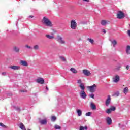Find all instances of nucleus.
I'll list each match as a JSON object with an SVG mask.
<instances>
[{
    "label": "nucleus",
    "instance_id": "nucleus-1",
    "mask_svg": "<svg viewBox=\"0 0 130 130\" xmlns=\"http://www.w3.org/2000/svg\"><path fill=\"white\" fill-rule=\"evenodd\" d=\"M42 23L47 27H52V26H53L52 22L50 21V19L46 16L44 17L42 19Z\"/></svg>",
    "mask_w": 130,
    "mask_h": 130
},
{
    "label": "nucleus",
    "instance_id": "nucleus-2",
    "mask_svg": "<svg viewBox=\"0 0 130 130\" xmlns=\"http://www.w3.org/2000/svg\"><path fill=\"white\" fill-rule=\"evenodd\" d=\"M56 40L59 43H60V44H66V40H64V39H63L62 37H61L59 35L57 36V37L56 38Z\"/></svg>",
    "mask_w": 130,
    "mask_h": 130
},
{
    "label": "nucleus",
    "instance_id": "nucleus-3",
    "mask_svg": "<svg viewBox=\"0 0 130 130\" xmlns=\"http://www.w3.org/2000/svg\"><path fill=\"white\" fill-rule=\"evenodd\" d=\"M77 22H76V20H72L71 21V28L73 30H76L77 29Z\"/></svg>",
    "mask_w": 130,
    "mask_h": 130
},
{
    "label": "nucleus",
    "instance_id": "nucleus-4",
    "mask_svg": "<svg viewBox=\"0 0 130 130\" xmlns=\"http://www.w3.org/2000/svg\"><path fill=\"white\" fill-rule=\"evenodd\" d=\"M124 13L121 11H118L117 13V18L118 19H123L124 18Z\"/></svg>",
    "mask_w": 130,
    "mask_h": 130
},
{
    "label": "nucleus",
    "instance_id": "nucleus-5",
    "mask_svg": "<svg viewBox=\"0 0 130 130\" xmlns=\"http://www.w3.org/2000/svg\"><path fill=\"white\" fill-rule=\"evenodd\" d=\"M96 88H97V85L96 84H93L90 86H87V88L89 90L91 93H94L96 91Z\"/></svg>",
    "mask_w": 130,
    "mask_h": 130
},
{
    "label": "nucleus",
    "instance_id": "nucleus-6",
    "mask_svg": "<svg viewBox=\"0 0 130 130\" xmlns=\"http://www.w3.org/2000/svg\"><path fill=\"white\" fill-rule=\"evenodd\" d=\"M85 90L82 89V90L79 92V95L81 98L82 99H86L87 98V94L84 91Z\"/></svg>",
    "mask_w": 130,
    "mask_h": 130
},
{
    "label": "nucleus",
    "instance_id": "nucleus-7",
    "mask_svg": "<svg viewBox=\"0 0 130 130\" xmlns=\"http://www.w3.org/2000/svg\"><path fill=\"white\" fill-rule=\"evenodd\" d=\"M36 83H38V84H41V85H43V84H44V79L41 77H38L37 79H36Z\"/></svg>",
    "mask_w": 130,
    "mask_h": 130
},
{
    "label": "nucleus",
    "instance_id": "nucleus-8",
    "mask_svg": "<svg viewBox=\"0 0 130 130\" xmlns=\"http://www.w3.org/2000/svg\"><path fill=\"white\" fill-rule=\"evenodd\" d=\"M9 69L13 70V71H19L21 67L19 66H10L9 67Z\"/></svg>",
    "mask_w": 130,
    "mask_h": 130
},
{
    "label": "nucleus",
    "instance_id": "nucleus-9",
    "mask_svg": "<svg viewBox=\"0 0 130 130\" xmlns=\"http://www.w3.org/2000/svg\"><path fill=\"white\" fill-rule=\"evenodd\" d=\"M82 72L84 76H86V77H89V76H91V75H92L91 72L87 69L83 70Z\"/></svg>",
    "mask_w": 130,
    "mask_h": 130
},
{
    "label": "nucleus",
    "instance_id": "nucleus-10",
    "mask_svg": "<svg viewBox=\"0 0 130 130\" xmlns=\"http://www.w3.org/2000/svg\"><path fill=\"white\" fill-rule=\"evenodd\" d=\"M77 83L80 84L79 87L81 90H85V85L83 84V83H82V80L79 79L77 81Z\"/></svg>",
    "mask_w": 130,
    "mask_h": 130
},
{
    "label": "nucleus",
    "instance_id": "nucleus-11",
    "mask_svg": "<svg viewBox=\"0 0 130 130\" xmlns=\"http://www.w3.org/2000/svg\"><path fill=\"white\" fill-rule=\"evenodd\" d=\"M20 64H21V66H23V67H29V64L28 63V62H27V61L26 60H20Z\"/></svg>",
    "mask_w": 130,
    "mask_h": 130
},
{
    "label": "nucleus",
    "instance_id": "nucleus-12",
    "mask_svg": "<svg viewBox=\"0 0 130 130\" xmlns=\"http://www.w3.org/2000/svg\"><path fill=\"white\" fill-rule=\"evenodd\" d=\"M120 77L118 75H115L113 78L114 83H118L119 82Z\"/></svg>",
    "mask_w": 130,
    "mask_h": 130
},
{
    "label": "nucleus",
    "instance_id": "nucleus-13",
    "mask_svg": "<svg viewBox=\"0 0 130 130\" xmlns=\"http://www.w3.org/2000/svg\"><path fill=\"white\" fill-rule=\"evenodd\" d=\"M106 121L108 125H110L111 123H112V120L111 119V118L109 117H108L106 118Z\"/></svg>",
    "mask_w": 130,
    "mask_h": 130
},
{
    "label": "nucleus",
    "instance_id": "nucleus-14",
    "mask_svg": "<svg viewBox=\"0 0 130 130\" xmlns=\"http://www.w3.org/2000/svg\"><path fill=\"white\" fill-rule=\"evenodd\" d=\"M90 107L92 110H96L97 109V107L96 106V105L93 103V102H91L90 103Z\"/></svg>",
    "mask_w": 130,
    "mask_h": 130
},
{
    "label": "nucleus",
    "instance_id": "nucleus-15",
    "mask_svg": "<svg viewBox=\"0 0 130 130\" xmlns=\"http://www.w3.org/2000/svg\"><path fill=\"white\" fill-rule=\"evenodd\" d=\"M40 123L43 125H45V124L47 123V119L46 118H45L44 119L40 120Z\"/></svg>",
    "mask_w": 130,
    "mask_h": 130
},
{
    "label": "nucleus",
    "instance_id": "nucleus-16",
    "mask_svg": "<svg viewBox=\"0 0 130 130\" xmlns=\"http://www.w3.org/2000/svg\"><path fill=\"white\" fill-rule=\"evenodd\" d=\"M111 100V99L110 98V95H108L107 99L106 101V106H108L109 104H110V101Z\"/></svg>",
    "mask_w": 130,
    "mask_h": 130
},
{
    "label": "nucleus",
    "instance_id": "nucleus-17",
    "mask_svg": "<svg viewBox=\"0 0 130 130\" xmlns=\"http://www.w3.org/2000/svg\"><path fill=\"white\" fill-rule=\"evenodd\" d=\"M115 110V107H112L110 109H108L106 111V113H108L109 114V113H111V111H114Z\"/></svg>",
    "mask_w": 130,
    "mask_h": 130
},
{
    "label": "nucleus",
    "instance_id": "nucleus-18",
    "mask_svg": "<svg viewBox=\"0 0 130 130\" xmlns=\"http://www.w3.org/2000/svg\"><path fill=\"white\" fill-rule=\"evenodd\" d=\"M101 25H102V26H105L106 25H108V24H109V21H106L105 20H103L101 21Z\"/></svg>",
    "mask_w": 130,
    "mask_h": 130
},
{
    "label": "nucleus",
    "instance_id": "nucleus-19",
    "mask_svg": "<svg viewBox=\"0 0 130 130\" xmlns=\"http://www.w3.org/2000/svg\"><path fill=\"white\" fill-rule=\"evenodd\" d=\"M129 91V90L128 89V87H126L124 88V89L123 90V93L124 94H125V95H126V94H127V93H128Z\"/></svg>",
    "mask_w": 130,
    "mask_h": 130
},
{
    "label": "nucleus",
    "instance_id": "nucleus-20",
    "mask_svg": "<svg viewBox=\"0 0 130 130\" xmlns=\"http://www.w3.org/2000/svg\"><path fill=\"white\" fill-rule=\"evenodd\" d=\"M13 50L15 52H20V48L18 46H14L13 47Z\"/></svg>",
    "mask_w": 130,
    "mask_h": 130
},
{
    "label": "nucleus",
    "instance_id": "nucleus-21",
    "mask_svg": "<svg viewBox=\"0 0 130 130\" xmlns=\"http://www.w3.org/2000/svg\"><path fill=\"white\" fill-rule=\"evenodd\" d=\"M18 126L20 128H21V129L22 130H26V127H25V126L24 125V124H23V123H20L18 125Z\"/></svg>",
    "mask_w": 130,
    "mask_h": 130
},
{
    "label": "nucleus",
    "instance_id": "nucleus-22",
    "mask_svg": "<svg viewBox=\"0 0 130 130\" xmlns=\"http://www.w3.org/2000/svg\"><path fill=\"white\" fill-rule=\"evenodd\" d=\"M70 70L73 74H77L78 73V71H77V70L74 68H71Z\"/></svg>",
    "mask_w": 130,
    "mask_h": 130
},
{
    "label": "nucleus",
    "instance_id": "nucleus-23",
    "mask_svg": "<svg viewBox=\"0 0 130 130\" xmlns=\"http://www.w3.org/2000/svg\"><path fill=\"white\" fill-rule=\"evenodd\" d=\"M111 42L113 46V47H115V45H116V44H117V42H116V40H112L111 41Z\"/></svg>",
    "mask_w": 130,
    "mask_h": 130
},
{
    "label": "nucleus",
    "instance_id": "nucleus-24",
    "mask_svg": "<svg viewBox=\"0 0 130 130\" xmlns=\"http://www.w3.org/2000/svg\"><path fill=\"white\" fill-rule=\"evenodd\" d=\"M79 130H88V126H80L79 127Z\"/></svg>",
    "mask_w": 130,
    "mask_h": 130
},
{
    "label": "nucleus",
    "instance_id": "nucleus-25",
    "mask_svg": "<svg viewBox=\"0 0 130 130\" xmlns=\"http://www.w3.org/2000/svg\"><path fill=\"white\" fill-rule=\"evenodd\" d=\"M76 112L79 116H82V110L80 109H77Z\"/></svg>",
    "mask_w": 130,
    "mask_h": 130
},
{
    "label": "nucleus",
    "instance_id": "nucleus-26",
    "mask_svg": "<svg viewBox=\"0 0 130 130\" xmlns=\"http://www.w3.org/2000/svg\"><path fill=\"white\" fill-rule=\"evenodd\" d=\"M46 37L48 38V39H54V36L49 35H46Z\"/></svg>",
    "mask_w": 130,
    "mask_h": 130
},
{
    "label": "nucleus",
    "instance_id": "nucleus-27",
    "mask_svg": "<svg viewBox=\"0 0 130 130\" xmlns=\"http://www.w3.org/2000/svg\"><path fill=\"white\" fill-rule=\"evenodd\" d=\"M126 53H127V54H129L130 53V46H127L126 49Z\"/></svg>",
    "mask_w": 130,
    "mask_h": 130
},
{
    "label": "nucleus",
    "instance_id": "nucleus-28",
    "mask_svg": "<svg viewBox=\"0 0 130 130\" xmlns=\"http://www.w3.org/2000/svg\"><path fill=\"white\" fill-rule=\"evenodd\" d=\"M87 40L89 41V42L91 43V44H94V40L89 38V39H87Z\"/></svg>",
    "mask_w": 130,
    "mask_h": 130
},
{
    "label": "nucleus",
    "instance_id": "nucleus-29",
    "mask_svg": "<svg viewBox=\"0 0 130 130\" xmlns=\"http://www.w3.org/2000/svg\"><path fill=\"white\" fill-rule=\"evenodd\" d=\"M92 115V112H88L85 114L86 116H90Z\"/></svg>",
    "mask_w": 130,
    "mask_h": 130
},
{
    "label": "nucleus",
    "instance_id": "nucleus-30",
    "mask_svg": "<svg viewBox=\"0 0 130 130\" xmlns=\"http://www.w3.org/2000/svg\"><path fill=\"white\" fill-rule=\"evenodd\" d=\"M119 91H117L114 94V96L115 97H118L119 96Z\"/></svg>",
    "mask_w": 130,
    "mask_h": 130
},
{
    "label": "nucleus",
    "instance_id": "nucleus-31",
    "mask_svg": "<svg viewBox=\"0 0 130 130\" xmlns=\"http://www.w3.org/2000/svg\"><path fill=\"white\" fill-rule=\"evenodd\" d=\"M34 49H35V50H38V49H39V46L38 45L34 46Z\"/></svg>",
    "mask_w": 130,
    "mask_h": 130
},
{
    "label": "nucleus",
    "instance_id": "nucleus-32",
    "mask_svg": "<svg viewBox=\"0 0 130 130\" xmlns=\"http://www.w3.org/2000/svg\"><path fill=\"white\" fill-rule=\"evenodd\" d=\"M56 120V117L53 116L51 117V121H55Z\"/></svg>",
    "mask_w": 130,
    "mask_h": 130
},
{
    "label": "nucleus",
    "instance_id": "nucleus-33",
    "mask_svg": "<svg viewBox=\"0 0 130 130\" xmlns=\"http://www.w3.org/2000/svg\"><path fill=\"white\" fill-rule=\"evenodd\" d=\"M0 126H1L2 127H4V128H7V126H6L3 123H0Z\"/></svg>",
    "mask_w": 130,
    "mask_h": 130
},
{
    "label": "nucleus",
    "instance_id": "nucleus-34",
    "mask_svg": "<svg viewBox=\"0 0 130 130\" xmlns=\"http://www.w3.org/2000/svg\"><path fill=\"white\" fill-rule=\"evenodd\" d=\"M54 127L55 129H60V126L58 125H55Z\"/></svg>",
    "mask_w": 130,
    "mask_h": 130
},
{
    "label": "nucleus",
    "instance_id": "nucleus-35",
    "mask_svg": "<svg viewBox=\"0 0 130 130\" xmlns=\"http://www.w3.org/2000/svg\"><path fill=\"white\" fill-rule=\"evenodd\" d=\"M89 96L90 97V98H92L93 99H94V98H95V95L93 93H91L89 94Z\"/></svg>",
    "mask_w": 130,
    "mask_h": 130
},
{
    "label": "nucleus",
    "instance_id": "nucleus-36",
    "mask_svg": "<svg viewBox=\"0 0 130 130\" xmlns=\"http://www.w3.org/2000/svg\"><path fill=\"white\" fill-rule=\"evenodd\" d=\"M60 59H61L62 60H63V61H66V58L62 56H60Z\"/></svg>",
    "mask_w": 130,
    "mask_h": 130
},
{
    "label": "nucleus",
    "instance_id": "nucleus-37",
    "mask_svg": "<svg viewBox=\"0 0 130 130\" xmlns=\"http://www.w3.org/2000/svg\"><path fill=\"white\" fill-rule=\"evenodd\" d=\"M1 75L2 76H7V72H3L1 73Z\"/></svg>",
    "mask_w": 130,
    "mask_h": 130
},
{
    "label": "nucleus",
    "instance_id": "nucleus-38",
    "mask_svg": "<svg viewBox=\"0 0 130 130\" xmlns=\"http://www.w3.org/2000/svg\"><path fill=\"white\" fill-rule=\"evenodd\" d=\"M20 92H22V93H25L26 92H27V90L25 89L20 90Z\"/></svg>",
    "mask_w": 130,
    "mask_h": 130
},
{
    "label": "nucleus",
    "instance_id": "nucleus-39",
    "mask_svg": "<svg viewBox=\"0 0 130 130\" xmlns=\"http://www.w3.org/2000/svg\"><path fill=\"white\" fill-rule=\"evenodd\" d=\"M126 70H129V66L128 65L126 66Z\"/></svg>",
    "mask_w": 130,
    "mask_h": 130
},
{
    "label": "nucleus",
    "instance_id": "nucleus-40",
    "mask_svg": "<svg viewBox=\"0 0 130 130\" xmlns=\"http://www.w3.org/2000/svg\"><path fill=\"white\" fill-rule=\"evenodd\" d=\"M26 47L27 48H28L29 49H30L31 48V47L29 46H28V45H26Z\"/></svg>",
    "mask_w": 130,
    "mask_h": 130
},
{
    "label": "nucleus",
    "instance_id": "nucleus-41",
    "mask_svg": "<svg viewBox=\"0 0 130 130\" xmlns=\"http://www.w3.org/2000/svg\"><path fill=\"white\" fill-rule=\"evenodd\" d=\"M127 34L130 37V30H128L127 31Z\"/></svg>",
    "mask_w": 130,
    "mask_h": 130
},
{
    "label": "nucleus",
    "instance_id": "nucleus-42",
    "mask_svg": "<svg viewBox=\"0 0 130 130\" xmlns=\"http://www.w3.org/2000/svg\"><path fill=\"white\" fill-rule=\"evenodd\" d=\"M119 69H120V66H119L118 68H116V70H117V71H118V70H119Z\"/></svg>",
    "mask_w": 130,
    "mask_h": 130
},
{
    "label": "nucleus",
    "instance_id": "nucleus-43",
    "mask_svg": "<svg viewBox=\"0 0 130 130\" xmlns=\"http://www.w3.org/2000/svg\"><path fill=\"white\" fill-rule=\"evenodd\" d=\"M29 18H34V16H33V15H30V16H29Z\"/></svg>",
    "mask_w": 130,
    "mask_h": 130
},
{
    "label": "nucleus",
    "instance_id": "nucleus-44",
    "mask_svg": "<svg viewBox=\"0 0 130 130\" xmlns=\"http://www.w3.org/2000/svg\"><path fill=\"white\" fill-rule=\"evenodd\" d=\"M82 1H83L84 2H90V0H82Z\"/></svg>",
    "mask_w": 130,
    "mask_h": 130
},
{
    "label": "nucleus",
    "instance_id": "nucleus-45",
    "mask_svg": "<svg viewBox=\"0 0 130 130\" xmlns=\"http://www.w3.org/2000/svg\"><path fill=\"white\" fill-rule=\"evenodd\" d=\"M103 33H106V30L105 29H103Z\"/></svg>",
    "mask_w": 130,
    "mask_h": 130
},
{
    "label": "nucleus",
    "instance_id": "nucleus-46",
    "mask_svg": "<svg viewBox=\"0 0 130 130\" xmlns=\"http://www.w3.org/2000/svg\"><path fill=\"white\" fill-rule=\"evenodd\" d=\"M46 90H47V91H48V87L47 86L46 87Z\"/></svg>",
    "mask_w": 130,
    "mask_h": 130
}]
</instances>
